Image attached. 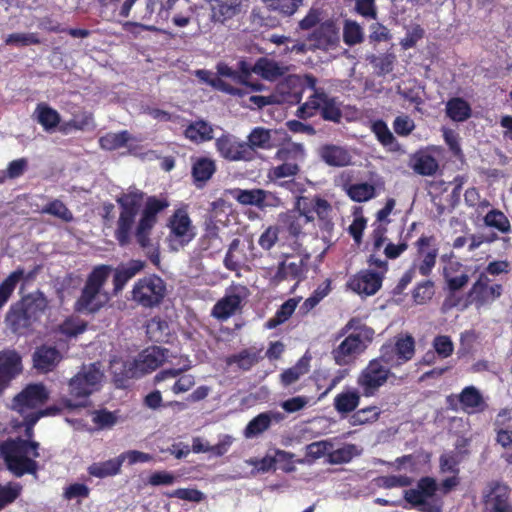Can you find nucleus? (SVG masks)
I'll use <instances>...</instances> for the list:
<instances>
[{
  "instance_id": "38",
  "label": "nucleus",
  "mask_w": 512,
  "mask_h": 512,
  "mask_svg": "<svg viewBox=\"0 0 512 512\" xmlns=\"http://www.w3.org/2000/svg\"><path fill=\"white\" fill-rule=\"evenodd\" d=\"M459 401L463 410L468 413L483 410L485 406L481 393L474 386L465 387L459 395Z\"/></svg>"
},
{
  "instance_id": "56",
  "label": "nucleus",
  "mask_w": 512,
  "mask_h": 512,
  "mask_svg": "<svg viewBox=\"0 0 512 512\" xmlns=\"http://www.w3.org/2000/svg\"><path fill=\"white\" fill-rule=\"evenodd\" d=\"M221 239L219 237V228L216 224H207L205 234L200 240L202 250L215 249L219 250L221 246Z\"/></svg>"
},
{
  "instance_id": "28",
  "label": "nucleus",
  "mask_w": 512,
  "mask_h": 512,
  "mask_svg": "<svg viewBox=\"0 0 512 512\" xmlns=\"http://www.w3.org/2000/svg\"><path fill=\"white\" fill-rule=\"evenodd\" d=\"M313 49L329 50L339 42V32L335 24L325 22L321 24L309 37Z\"/></svg>"
},
{
  "instance_id": "11",
  "label": "nucleus",
  "mask_w": 512,
  "mask_h": 512,
  "mask_svg": "<svg viewBox=\"0 0 512 512\" xmlns=\"http://www.w3.org/2000/svg\"><path fill=\"white\" fill-rule=\"evenodd\" d=\"M296 209L306 222L317 219L319 225L326 229L332 225V205L318 195L299 197L296 201Z\"/></svg>"
},
{
  "instance_id": "10",
  "label": "nucleus",
  "mask_w": 512,
  "mask_h": 512,
  "mask_svg": "<svg viewBox=\"0 0 512 512\" xmlns=\"http://www.w3.org/2000/svg\"><path fill=\"white\" fill-rule=\"evenodd\" d=\"M166 294V284L156 275H148L138 279L131 290V300L144 308L159 305Z\"/></svg>"
},
{
  "instance_id": "18",
  "label": "nucleus",
  "mask_w": 512,
  "mask_h": 512,
  "mask_svg": "<svg viewBox=\"0 0 512 512\" xmlns=\"http://www.w3.org/2000/svg\"><path fill=\"white\" fill-rule=\"evenodd\" d=\"M281 132L277 129H267L261 126L254 127L246 137V147L250 161L254 159L257 151H270L280 145L278 136Z\"/></svg>"
},
{
  "instance_id": "51",
  "label": "nucleus",
  "mask_w": 512,
  "mask_h": 512,
  "mask_svg": "<svg viewBox=\"0 0 512 512\" xmlns=\"http://www.w3.org/2000/svg\"><path fill=\"white\" fill-rule=\"evenodd\" d=\"M24 277V270L17 269L12 272L1 284H0V309L5 305V303L10 298L13 293L16 285L22 280Z\"/></svg>"
},
{
  "instance_id": "19",
  "label": "nucleus",
  "mask_w": 512,
  "mask_h": 512,
  "mask_svg": "<svg viewBox=\"0 0 512 512\" xmlns=\"http://www.w3.org/2000/svg\"><path fill=\"white\" fill-rule=\"evenodd\" d=\"M306 263L303 258L286 257L277 266L275 272L271 274L270 283L278 286L284 281L300 282L305 278Z\"/></svg>"
},
{
  "instance_id": "20",
  "label": "nucleus",
  "mask_w": 512,
  "mask_h": 512,
  "mask_svg": "<svg viewBox=\"0 0 512 512\" xmlns=\"http://www.w3.org/2000/svg\"><path fill=\"white\" fill-rule=\"evenodd\" d=\"M509 495L510 491L506 485L499 483L490 484L483 492L485 511L512 512Z\"/></svg>"
},
{
  "instance_id": "54",
  "label": "nucleus",
  "mask_w": 512,
  "mask_h": 512,
  "mask_svg": "<svg viewBox=\"0 0 512 512\" xmlns=\"http://www.w3.org/2000/svg\"><path fill=\"white\" fill-rule=\"evenodd\" d=\"M484 223L488 227L497 229L502 233L510 231V222L503 212L493 209L484 217Z\"/></svg>"
},
{
  "instance_id": "49",
  "label": "nucleus",
  "mask_w": 512,
  "mask_h": 512,
  "mask_svg": "<svg viewBox=\"0 0 512 512\" xmlns=\"http://www.w3.org/2000/svg\"><path fill=\"white\" fill-rule=\"evenodd\" d=\"M461 267L459 262L451 261L444 269L445 278L451 290L461 289L469 280V276L465 272H461L459 275L455 274Z\"/></svg>"
},
{
  "instance_id": "9",
  "label": "nucleus",
  "mask_w": 512,
  "mask_h": 512,
  "mask_svg": "<svg viewBox=\"0 0 512 512\" xmlns=\"http://www.w3.org/2000/svg\"><path fill=\"white\" fill-rule=\"evenodd\" d=\"M438 485L433 478H422L415 489L404 492L405 500L421 512H442V498L437 494Z\"/></svg>"
},
{
  "instance_id": "50",
  "label": "nucleus",
  "mask_w": 512,
  "mask_h": 512,
  "mask_svg": "<svg viewBox=\"0 0 512 512\" xmlns=\"http://www.w3.org/2000/svg\"><path fill=\"white\" fill-rule=\"evenodd\" d=\"M297 305V299H288L280 306V308L276 311L275 315L272 318L268 319V321L266 322V327L268 329H273L279 326L280 324L286 322L294 313Z\"/></svg>"
},
{
  "instance_id": "32",
  "label": "nucleus",
  "mask_w": 512,
  "mask_h": 512,
  "mask_svg": "<svg viewBox=\"0 0 512 512\" xmlns=\"http://www.w3.org/2000/svg\"><path fill=\"white\" fill-rule=\"evenodd\" d=\"M289 67L274 59L261 57L253 65V73L267 81H276L288 73Z\"/></svg>"
},
{
  "instance_id": "44",
  "label": "nucleus",
  "mask_w": 512,
  "mask_h": 512,
  "mask_svg": "<svg viewBox=\"0 0 512 512\" xmlns=\"http://www.w3.org/2000/svg\"><path fill=\"white\" fill-rule=\"evenodd\" d=\"M121 466L122 462L118 456L103 462H95L87 468V471L93 477L105 478L117 475L120 472Z\"/></svg>"
},
{
  "instance_id": "16",
  "label": "nucleus",
  "mask_w": 512,
  "mask_h": 512,
  "mask_svg": "<svg viewBox=\"0 0 512 512\" xmlns=\"http://www.w3.org/2000/svg\"><path fill=\"white\" fill-rule=\"evenodd\" d=\"M167 350L161 347H151L143 351L129 364L125 373L128 378L140 377L156 370L167 358Z\"/></svg>"
},
{
  "instance_id": "52",
  "label": "nucleus",
  "mask_w": 512,
  "mask_h": 512,
  "mask_svg": "<svg viewBox=\"0 0 512 512\" xmlns=\"http://www.w3.org/2000/svg\"><path fill=\"white\" fill-rule=\"evenodd\" d=\"M343 39L347 45H356L363 41L364 31L359 23L347 19L343 26Z\"/></svg>"
},
{
  "instance_id": "39",
  "label": "nucleus",
  "mask_w": 512,
  "mask_h": 512,
  "mask_svg": "<svg viewBox=\"0 0 512 512\" xmlns=\"http://www.w3.org/2000/svg\"><path fill=\"white\" fill-rule=\"evenodd\" d=\"M359 403V392L355 389H347L335 396L333 405L338 413L348 414L354 411Z\"/></svg>"
},
{
  "instance_id": "6",
  "label": "nucleus",
  "mask_w": 512,
  "mask_h": 512,
  "mask_svg": "<svg viewBox=\"0 0 512 512\" xmlns=\"http://www.w3.org/2000/svg\"><path fill=\"white\" fill-rule=\"evenodd\" d=\"M47 305L48 301L42 292H32L10 308L6 321L15 331L26 328L44 313Z\"/></svg>"
},
{
  "instance_id": "46",
  "label": "nucleus",
  "mask_w": 512,
  "mask_h": 512,
  "mask_svg": "<svg viewBox=\"0 0 512 512\" xmlns=\"http://www.w3.org/2000/svg\"><path fill=\"white\" fill-rule=\"evenodd\" d=\"M195 75L203 82L208 83L212 87L226 92L231 95H238L243 96L245 94L243 89L235 88L228 84L227 82L223 81L219 77H213L212 72L204 69H199L195 72Z\"/></svg>"
},
{
  "instance_id": "34",
  "label": "nucleus",
  "mask_w": 512,
  "mask_h": 512,
  "mask_svg": "<svg viewBox=\"0 0 512 512\" xmlns=\"http://www.w3.org/2000/svg\"><path fill=\"white\" fill-rule=\"evenodd\" d=\"M144 267L140 260H131L128 263L118 266L114 273V294H118L126 283L138 274Z\"/></svg>"
},
{
  "instance_id": "1",
  "label": "nucleus",
  "mask_w": 512,
  "mask_h": 512,
  "mask_svg": "<svg viewBox=\"0 0 512 512\" xmlns=\"http://www.w3.org/2000/svg\"><path fill=\"white\" fill-rule=\"evenodd\" d=\"M144 193L136 188H129L127 192L117 198L121 211L117 221L115 237L121 245L130 242L134 233L138 244L151 253L154 258L155 248L150 239L152 229L157 223V216L169 206L164 198L148 197L136 225L135 219L143 202ZM155 261V259H153Z\"/></svg>"
},
{
  "instance_id": "33",
  "label": "nucleus",
  "mask_w": 512,
  "mask_h": 512,
  "mask_svg": "<svg viewBox=\"0 0 512 512\" xmlns=\"http://www.w3.org/2000/svg\"><path fill=\"white\" fill-rule=\"evenodd\" d=\"M211 17L214 21L224 23L240 13L241 0H210Z\"/></svg>"
},
{
  "instance_id": "47",
  "label": "nucleus",
  "mask_w": 512,
  "mask_h": 512,
  "mask_svg": "<svg viewBox=\"0 0 512 512\" xmlns=\"http://www.w3.org/2000/svg\"><path fill=\"white\" fill-rule=\"evenodd\" d=\"M34 114L38 123L41 124L46 131L54 129L60 121L59 113L44 103L37 105Z\"/></svg>"
},
{
  "instance_id": "37",
  "label": "nucleus",
  "mask_w": 512,
  "mask_h": 512,
  "mask_svg": "<svg viewBox=\"0 0 512 512\" xmlns=\"http://www.w3.org/2000/svg\"><path fill=\"white\" fill-rule=\"evenodd\" d=\"M136 139L128 131L110 132L99 139L101 148L105 150H116L122 147H132V142Z\"/></svg>"
},
{
  "instance_id": "42",
  "label": "nucleus",
  "mask_w": 512,
  "mask_h": 512,
  "mask_svg": "<svg viewBox=\"0 0 512 512\" xmlns=\"http://www.w3.org/2000/svg\"><path fill=\"white\" fill-rule=\"evenodd\" d=\"M360 454L361 450L355 444L346 443L341 447L335 446L331 449L326 462L331 465L346 464Z\"/></svg>"
},
{
  "instance_id": "41",
  "label": "nucleus",
  "mask_w": 512,
  "mask_h": 512,
  "mask_svg": "<svg viewBox=\"0 0 512 512\" xmlns=\"http://www.w3.org/2000/svg\"><path fill=\"white\" fill-rule=\"evenodd\" d=\"M411 162L413 170L423 176H432L439 168L437 160L429 153L423 151L416 153Z\"/></svg>"
},
{
  "instance_id": "64",
  "label": "nucleus",
  "mask_w": 512,
  "mask_h": 512,
  "mask_svg": "<svg viewBox=\"0 0 512 512\" xmlns=\"http://www.w3.org/2000/svg\"><path fill=\"white\" fill-rule=\"evenodd\" d=\"M280 228L269 226L259 237L258 244L264 250H271L279 239Z\"/></svg>"
},
{
  "instance_id": "48",
  "label": "nucleus",
  "mask_w": 512,
  "mask_h": 512,
  "mask_svg": "<svg viewBox=\"0 0 512 512\" xmlns=\"http://www.w3.org/2000/svg\"><path fill=\"white\" fill-rule=\"evenodd\" d=\"M446 112L453 121L462 122L470 117L471 107L462 98H452L446 104Z\"/></svg>"
},
{
  "instance_id": "5",
  "label": "nucleus",
  "mask_w": 512,
  "mask_h": 512,
  "mask_svg": "<svg viewBox=\"0 0 512 512\" xmlns=\"http://www.w3.org/2000/svg\"><path fill=\"white\" fill-rule=\"evenodd\" d=\"M103 372L96 363L83 366L82 369L70 380V395L75 398L66 400L68 408L81 407L86 404L89 395L100 388Z\"/></svg>"
},
{
  "instance_id": "53",
  "label": "nucleus",
  "mask_w": 512,
  "mask_h": 512,
  "mask_svg": "<svg viewBox=\"0 0 512 512\" xmlns=\"http://www.w3.org/2000/svg\"><path fill=\"white\" fill-rule=\"evenodd\" d=\"M380 410L376 406H369L358 410L349 418V423L352 426L364 425L373 423L378 420Z\"/></svg>"
},
{
  "instance_id": "15",
  "label": "nucleus",
  "mask_w": 512,
  "mask_h": 512,
  "mask_svg": "<svg viewBox=\"0 0 512 512\" xmlns=\"http://www.w3.org/2000/svg\"><path fill=\"white\" fill-rule=\"evenodd\" d=\"M317 79L310 75H288L277 85V91L282 96L283 101L288 103H299L303 97L306 88L314 91Z\"/></svg>"
},
{
  "instance_id": "3",
  "label": "nucleus",
  "mask_w": 512,
  "mask_h": 512,
  "mask_svg": "<svg viewBox=\"0 0 512 512\" xmlns=\"http://www.w3.org/2000/svg\"><path fill=\"white\" fill-rule=\"evenodd\" d=\"M110 273L111 267L107 265H100L92 270L75 301V311L81 314H94L108 304L110 294L105 290V284Z\"/></svg>"
},
{
  "instance_id": "40",
  "label": "nucleus",
  "mask_w": 512,
  "mask_h": 512,
  "mask_svg": "<svg viewBox=\"0 0 512 512\" xmlns=\"http://www.w3.org/2000/svg\"><path fill=\"white\" fill-rule=\"evenodd\" d=\"M246 262V254L240 239H234L224 258V266L231 271L239 270Z\"/></svg>"
},
{
  "instance_id": "25",
  "label": "nucleus",
  "mask_w": 512,
  "mask_h": 512,
  "mask_svg": "<svg viewBox=\"0 0 512 512\" xmlns=\"http://www.w3.org/2000/svg\"><path fill=\"white\" fill-rule=\"evenodd\" d=\"M216 149L219 154L229 161H250L245 141L227 134L216 139Z\"/></svg>"
},
{
  "instance_id": "36",
  "label": "nucleus",
  "mask_w": 512,
  "mask_h": 512,
  "mask_svg": "<svg viewBox=\"0 0 512 512\" xmlns=\"http://www.w3.org/2000/svg\"><path fill=\"white\" fill-rule=\"evenodd\" d=\"M335 447V438L315 441L305 447L307 459H299V464L310 463L322 457L329 458L330 450Z\"/></svg>"
},
{
  "instance_id": "60",
  "label": "nucleus",
  "mask_w": 512,
  "mask_h": 512,
  "mask_svg": "<svg viewBox=\"0 0 512 512\" xmlns=\"http://www.w3.org/2000/svg\"><path fill=\"white\" fill-rule=\"evenodd\" d=\"M367 60L377 70L379 75H385L393 70L395 56L393 54H385L381 56L369 55Z\"/></svg>"
},
{
  "instance_id": "35",
  "label": "nucleus",
  "mask_w": 512,
  "mask_h": 512,
  "mask_svg": "<svg viewBox=\"0 0 512 512\" xmlns=\"http://www.w3.org/2000/svg\"><path fill=\"white\" fill-rule=\"evenodd\" d=\"M33 361L38 370L50 371L60 361V353L54 347L42 346L35 351Z\"/></svg>"
},
{
  "instance_id": "12",
  "label": "nucleus",
  "mask_w": 512,
  "mask_h": 512,
  "mask_svg": "<svg viewBox=\"0 0 512 512\" xmlns=\"http://www.w3.org/2000/svg\"><path fill=\"white\" fill-rule=\"evenodd\" d=\"M390 368L381 359V356L372 359L367 364L357 378V384L362 389L364 396H373L387 382L388 378L392 375Z\"/></svg>"
},
{
  "instance_id": "2",
  "label": "nucleus",
  "mask_w": 512,
  "mask_h": 512,
  "mask_svg": "<svg viewBox=\"0 0 512 512\" xmlns=\"http://www.w3.org/2000/svg\"><path fill=\"white\" fill-rule=\"evenodd\" d=\"M39 443L21 438L9 439L0 445V455L10 472L16 477L35 474L38 465Z\"/></svg>"
},
{
  "instance_id": "23",
  "label": "nucleus",
  "mask_w": 512,
  "mask_h": 512,
  "mask_svg": "<svg viewBox=\"0 0 512 512\" xmlns=\"http://www.w3.org/2000/svg\"><path fill=\"white\" fill-rule=\"evenodd\" d=\"M245 295V287L239 286L232 288L229 293L214 305L211 315L220 321L227 320L240 309Z\"/></svg>"
},
{
  "instance_id": "55",
  "label": "nucleus",
  "mask_w": 512,
  "mask_h": 512,
  "mask_svg": "<svg viewBox=\"0 0 512 512\" xmlns=\"http://www.w3.org/2000/svg\"><path fill=\"white\" fill-rule=\"evenodd\" d=\"M258 362V354L254 351L243 350L227 358V364H236L242 370H249Z\"/></svg>"
},
{
  "instance_id": "61",
  "label": "nucleus",
  "mask_w": 512,
  "mask_h": 512,
  "mask_svg": "<svg viewBox=\"0 0 512 512\" xmlns=\"http://www.w3.org/2000/svg\"><path fill=\"white\" fill-rule=\"evenodd\" d=\"M42 213L53 215L65 222L73 220L72 212L59 200H54L47 204L42 209Z\"/></svg>"
},
{
  "instance_id": "62",
  "label": "nucleus",
  "mask_w": 512,
  "mask_h": 512,
  "mask_svg": "<svg viewBox=\"0 0 512 512\" xmlns=\"http://www.w3.org/2000/svg\"><path fill=\"white\" fill-rule=\"evenodd\" d=\"M40 43L36 33H12L5 38L6 45L30 46Z\"/></svg>"
},
{
  "instance_id": "26",
  "label": "nucleus",
  "mask_w": 512,
  "mask_h": 512,
  "mask_svg": "<svg viewBox=\"0 0 512 512\" xmlns=\"http://www.w3.org/2000/svg\"><path fill=\"white\" fill-rule=\"evenodd\" d=\"M349 179V173L343 172L335 179V184L341 187L354 202H366L377 196L374 184L368 182L349 184Z\"/></svg>"
},
{
  "instance_id": "45",
  "label": "nucleus",
  "mask_w": 512,
  "mask_h": 512,
  "mask_svg": "<svg viewBox=\"0 0 512 512\" xmlns=\"http://www.w3.org/2000/svg\"><path fill=\"white\" fill-rule=\"evenodd\" d=\"M184 134L185 137L190 141L195 143H202L213 138V128L208 122L199 120L191 123L185 129Z\"/></svg>"
},
{
  "instance_id": "29",
  "label": "nucleus",
  "mask_w": 512,
  "mask_h": 512,
  "mask_svg": "<svg viewBox=\"0 0 512 512\" xmlns=\"http://www.w3.org/2000/svg\"><path fill=\"white\" fill-rule=\"evenodd\" d=\"M488 283L489 278L481 274L470 290V297L481 305L493 302L502 294L501 285Z\"/></svg>"
},
{
  "instance_id": "7",
  "label": "nucleus",
  "mask_w": 512,
  "mask_h": 512,
  "mask_svg": "<svg viewBox=\"0 0 512 512\" xmlns=\"http://www.w3.org/2000/svg\"><path fill=\"white\" fill-rule=\"evenodd\" d=\"M274 159L282 162L270 169L269 176L273 179L294 177L300 172V165L305 161L307 152L302 143L287 142L276 148Z\"/></svg>"
},
{
  "instance_id": "17",
  "label": "nucleus",
  "mask_w": 512,
  "mask_h": 512,
  "mask_svg": "<svg viewBox=\"0 0 512 512\" xmlns=\"http://www.w3.org/2000/svg\"><path fill=\"white\" fill-rule=\"evenodd\" d=\"M417 254L413 260L414 270L428 276L436 264L439 248L434 237L422 236L416 241Z\"/></svg>"
},
{
  "instance_id": "27",
  "label": "nucleus",
  "mask_w": 512,
  "mask_h": 512,
  "mask_svg": "<svg viewBox=\"0 0 512 512\" xmlns=\"http://www.w3.org/2000/svg\"><path fill=\"white\" fill-rule=\"evenodd\" d=\"M233 197L242 205L255 206L259 209L274 207L280 202L272 193L262 189H236L233 191Z\"/></svg>"
},
{
  "instance_id": "4",
  "label": "nucleus",
  "mask_w": 512,
  "mask_h": 512,
  "mask_svg": "<svg viewBox=\"0 0 512 512\" xmlns=\"http://www.w3.org/2000/svg\"><path fill=\"white\" fill-rule=\"evenodd\" d=\"M347 331L353 330L339 345L333 349L332 355L336 364L349 365L361 355L372 341L374 331L360 324L359 320L351 319L345 326Z\"/></svg>"
},
{
  "instance_id": "13",
  "label": "nucleus",
  "mask_w": 512,
  "mask_h": 512,
  "mask_svg": "<svg viewBox=\"0 0 512 512\" xmlns=\"http://www.w3.org/2000/svg\"><path fill=\"white\" fill-rule=\"evenodd\" d=\"M170 233L168 236L169 246L172 250L178 251L196 236L195 227L184 210H177L169 221Z\"/></svg>"
},
{
  "instance_id": "57",
  "label": "nucleus",
  "mask_w": 512,
  "mask_h": 512,
  "mask_svg": "<svg viewBox=\"0 0 512 512\" xmlns=\"http://www.w3.org/2000/svg\"><path fill=\"white\" fill-rule=\"evenodd\" d=\"M303 0H263L266 6L283 15L290 16L295 13Z\"/></svg>"
},
{
  "instance_id": "59",
  "label": "nucleus",
  "mask_w": 512,
  "mask_h": 512,
  "mask_svg": "<svg viewBox=\"0 0 512 512\" xmlns=\"http://www.w3.org/2000/svg\"><path fill=\"white\" fill-rule=\"evenodd\" d=\"M147 334L158 342L163 341L169 334L168 323L160 318H153L147 324Z\"/></svg>"
},
{
  "instance_id": "43",
  "label": "nucleus",
  "mask_w": 512,
  "mask_h": 512,
  "mask_svg": "<svg viewBox=\"0 0 512 512\" xmlns=\"http://www.w3.org/2000/svg\"><path fill=\"white\" fill-rule=\"evenodd\" d=\"M215 171V162L210 158H198L192 165V176L198 187L206 183L212 177Z\"/></svg>"
},
{
  "instance_id": "14",
  "label": "nucleus",
  "mask_w": 512,
  "mask_h": 512,
  "mask_svg": "<svg viewBox=\"0 0 512 512\" xmlns=\"http://www.w3.org/2000/svg\"><path fill=\"white\" fill-rule=\"evenodd\" d=\"M415 354V341L411 335H399L395 343H386L381 348V359L390 367L408 362Z\"/></svg>"
},
{
  "instance_id": "24",
  "label": "nucleus",
  "mask_w": 512,
  "mask_h": 512,
  "mask_svg": "<svg viewBox=\"0 0 512 512\" xmlns=\"http://www.w3.org/2000/svg\"><path fill=\"white\" fill-rule=\"evenodd\" d=\"M382 280V274L371 270H362L349 279L347 286L359 295L371 296L381 288Z\"/></svg>"
},
{
  "instance_id": "21",
  "label": "nucleus",
  "mask_w": 512,
  "mask_h": 512,
  "mask_svg": "<svg viewBox=\"0 0 512 512\" xmlns=\"http://www.w3.org/2000/svg\"><path fill=\"white\" fill-rule=\"evenodd\" d=\"M48 399V392L42 384H30L13 400V409L26 414L29 409L37 408Z\"/></svg>"
},
{
  "instance_id": "31",
  "label": "nucleus",
  "mask_w": 512,
  "mask_h": 512,
  "mask_svg": "<svg viewBox=\"0 0 512 512\" xmlns=\"http://www.w3.org/2000/svg\"><path fill=\"white\" fill-rule=\"evenodd\" d=\"M21 359L14 351L0 352V392L20 373Z\"/></svg>"
},
{
  "instance_id": "8",
  "label": "nucleus",
  "mask_w": 512,
  "mask_h": 512,
  "mask_svg": "<svg viewBox=\"0 0 512 512\" xmlns=\"http://www.w3.org/2000/svg\"><path fill=\"white\" fill-rule=\"evenodd\" d=\"M318 111L325 120L339 122L341 119L338 100L326 94L322 88L315 87L313 94L297 109L296 115L301 119H308Z\"/></svg>"
},
{
  "instance_id": "22",
  "label": "nucleus",
  "mask_w": 512,
  "mask_h": 512,
  "mask_svg": "<svg viewBox=\"0 0 512 512\" xmlns=\"http://www.w3.org/2000/svg\"><path fill=\"white\" fill-rule=\"evenodd\" d=\"M317 155L329 167H346L353 162L351 150L339 144L324 143L318 147Z\"/></svg>"
},
{
  "instance_id": "30",
  "label": "nucleus",
  "mask_w": 512,
  "mask_h": 512,
  "mask_svg": "<svg viewBox=\"0 0 512 512\" xmlns=\"http://www.w3.org/2000/svg\"><path fill=\"white\" fill-rule=\"evenodd\" d=\"M284 419V416L280 412L267 411L260 413L254 417L243 431V435L247 439H252L259 436L266 430H268L272 423H279Z\"/></svg>"
},
{
  "instance_id": "58",
  "label": "nucleus",
  "mask_w": 512,
  "mask_h": 512,
  "mask_svg": "<svg viewBox=\"0 0 512 512\" xmlns=\"http://www.w3.org/2000/svg\"><path fill=\"white\" fill-rule=\"evenodd\" d=\"M309 370L308 362L301 359L293 367L285 370L281 374L282 383L286 386L296 382L301 376L305 375Z\"/></svg>"
},
{
  "instance_id": "63",
  "label": "nucleus",
  "mask_w": 512,
  "mask_h": 512,
  "mask_svg": "<svg viewBox=\"0 0 512 512\" xmlns=\"http://www.w3.org/2000/svg\"><path fill=\"white\" fill-rule=\"evenodd\" d=\"M92 421L102 429L111 428L117 423L118 416L115 412L99 410L92 414Z\"/></svg>"
}]
</instances>
